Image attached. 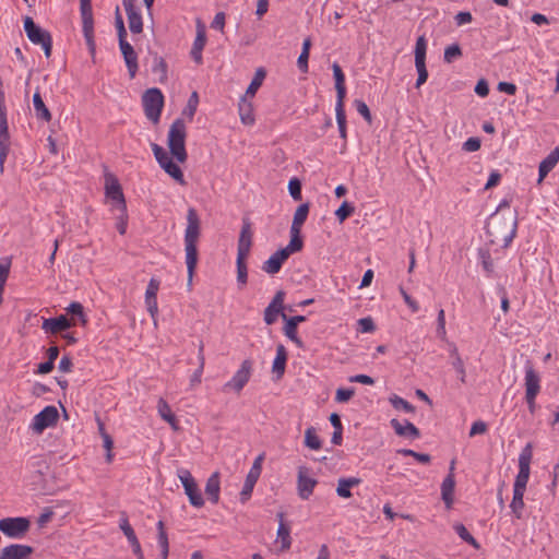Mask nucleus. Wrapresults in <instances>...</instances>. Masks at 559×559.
I'll return each mask as SVG.
<instances>
[{"label": "nucleus", "instance_id": "nucleus-1", "mask_svg": "<svg viewBox=\"0 0 559 559\" xmlns=\"http://www.w3.org/2000/svg\"><path fill=\"white\" fill-rule=\"evenodd\" d=\"M200 235V217L194 207H189L187 212V228L185 231V251L189 285L192 283V278L198 264V242Z\"/></svg>", "mask_w": 559, "mask_h": 559}, {"label": "nucleus", "instance_id": "nucleus-2", "mask_svg": "<svg viewBox=\"0 0 559 559\" xmlns=\"http://www.w3.org/2000/svg\"><path fill=\"white\" fill-rule=\"evenodd\" d=\"M518 228L516 217L492 215L486 224V233L489 241L502 248H507L515 237Z\"/></svg>", "mask_w": 559, "mask_h": 559}, {"label": "nucleus", "instance_id": "nucleus-3", "mask_svg": "<svg viewBox=\"0 0 559 559\" xmlns=\"http://www.w3.org/2000/svg\"><path fill=\"white\" fill-rule=\"evenodd\" d=\"M186 136L187 129L183 119H175L168 131L167 145L173 157L179 163H185L188 158Z\"/></svg>", "mask_w": 559, "mask_h": 559}, {"label": "nucleus", "instance_id": "nucleus-4", "mask_svg": "<svg viewBox=\"0 0 559 559\" xmlns=\"http://www.w3.org/2000/svg\"><path fill=\"white\" fill-rule=\"evenodd\" d=\"M164 100V95L157 87L147 88L142 95L145 117L153 123H157L160 119Z\"/></svg>", "mask_w": 559, "mask_h": 559}, {"label": "nucleus", "instance_id": "nucleus-5", "mask_svg": "<svg viewBox=\"0 0 559 559\" xmlns=\"http://www.w3.org/2000/svg\"><path fill=\"white\" fill-rule=\"evenodd\" d=\"M24 31L34 45H40L46 58L51 56L52 37L50 33L37 25L31 16L24 19Z\"/></svg>", "mask_w": 559, "mask_h": 559}, {"label": "nucleus", "instance_id": "nucleus-6", "mask_svg": "<svg viewBox=\"0 0 559 559\" xmlns=\"http://www.w3.org/2000/svg\"><path fill=\"white\" fill-rule=\"evenodd\" d=\"M80 13L82 19L83 36L91 56L94 57L96 52V43L94 38V17L91 0H80Z\"/></svg>", "mask_w": 559, "mask_h": 559}, {"label": "nucleus", "instance_id": "nucleus-7", "mask_svg": "<svg viewBox=\"0 0 559 559\" xmlns=\"http://www.w3.org/2000/svg\"><path fill=\"white\" fill-rule=\"evenodd\" d=\"M302 248L293 243L292 241L282 249L275 251L262 265V270L271 275L278 273L283 263L289 258L290 254L301 251Z\"/></svg>", "mask_w": 559, "mask_h": 559}, {"label": "nucleus", "instance_id": "nucleus-8", "mask_svg": "<svg viewBox=\"0 0 559 559\" xmlns=\"http://www.w3.org/2000/svg\"><path fill=\"white\" fill-rule=\"evenodd\" d=\"M533 452L532 444L527 443L519 456V473L515 477L513 489L525 491L526 485L530 479L531 473V461H532Z\"/></svg>", "mask_w": 559, "mask_h": 559}, {"label": "nucleus", "instance_id": "nucleus-9", "mask_svg": "<svg viewBox=\"0 0 559 559\" xmlns=\"http://www.w3.org/2000/svg\"><path fill=\"white\" fill-rule=\"evenodd\" d=\"M177 476L183 486L185 493L188 496L189 502L195 508L203 507L204 500L202 493L190 471L187 468H179L177 471Z\"/></svg>", "mask_w": 559, "mask_h": 559}, {"label": "nucleus", "instance_id": "nucleus-10", "mask_svg": "<svg viewBox=\"0 0 559 559\" xmlns=\"http://www.w3.org/2000/svg\"><path fill=\"white\" fill-rule=\"evenodd\" d=\"M252 366L253 364L250 359H245L233 378L223 385L222 391H235L236 393H240L250 380Z\"/></svg>", "mask_w": 559, "mask_h": 559}, {"label": "nucleus", "instance_id": "nucleus-11", "mask_svg": "<svg viewBox=\"0 0 559 559\" xmlns=\"http://www.w3.org/2000/svg\"><path fill=\"white\" fill-rule=\"evenodd\" d=\"M31 522L27 518H4L0 520V532L11 538H21L29 530Z\"/></svg>", "mask_w": 559, "mask_h": 559}, {"label": "nucleus", "instance_id": "nucleus-12", "mask_svg": "<svg viewBox=\"0 0 559 559\" xmlns=\"http://www.w3.org/2000/svg\"><path fill=\"white\" fill-rule=\"evenodd\" d=\"M310 205L309 203H302L300 204L297 210L295 211L292 226H290V240L293 243L304 248V240L301 237V227L307 221V217L309 215Z\"/></svg>", "mask_w": 559, "mask_h": 559}, {"label": "nucleus", "instance_id": "nucleus-13", "mask_svg": "<svg viewBox=\"0 0 559 559\" xmlns=\"http://www.w3.org/2000/svg\"><path fill=\"white\" fill-rule=\"evenodd\" d=\"M264 460V454H260L255 457L243 484V487L240 492V499L245 502L252 493L253 487L257 484L261 471H262V462Z\"/></svg>", "mask_w": 559, "mask_h": 559}, {"label": "nucleus", "instance_id": "nucleus-14", "mask_svg": "<svg viewBox=\"0 0 559 559\" xmlns=\"http://www.w3.org/2000/svg\"><path fill=\"white\" fill-rule=\"evenodd\" d=\"M59 418L58 409L52 406H46L37 415H35L32 424V429L35 432H43L46 428L53 426Z\"/></svg>", "mask_w": 559, "mask_h": 559}, {"label": "nucleus", "instance_id": "nucleus-15", "mask_svg": "<svg viewBox=\"0 0 559 559\" xmlns=\"http://www.w3.org/2000/svg\"><path fill=\"white\" fill-rule=\"evenodd\" d=\"M106 195L117 203V210L123 212L126 210V200L121 185L118 179L109 174L106 176Z\"/></svg>", "mask_w": 559, "mask_h": 559}, {"label": "nucleus", "instance_id": "nucleus-16", "mask_svg": "<svg viewBox=\"0 0 559 559\" xmlns=\"http://www.w3.org/2000/svg\"><path fill=\"white\" fill-rule=\"evenodd\" d=\"M309 469L305 466H300L298 468V475H297V490L298 496L302 500H308L309 497L313 493V489L318 484V480L310 477Z\"/></svg>", "mask_w": 559, "mask_h": 559}, {"label": "nucleus", "instance_id": "nucleus-17", "mask_svg": "<svg viewBox=\"0 0 559 559\" xmlns=\"http://www.w3.org/2000/svg\"><path fill=\"white\" fill-rule=\"evenodd\" d=\"M129 23V29L132 34L143 32V21L140 10L135 7V0H122Z\"/></svg>", "mask_w": 559, "mask_h": 559}, {"label": "nucleus", "instance_id": "nucleus-18", "mask_svg": "<svg viewBox=\"0 0 559 559\" xmlns=\"http://www.w3.org/2000/svg\"><path fill=\"white\" fill-rule=\"evenodd\" d=\"M75 325L74 319H69L66 314L56 318L44 319L41 329L46 333L57 334Z\"/></svg>", "mask_w": 559, "mask_h": 559}, {"label": "nucleus", "instance_id": "nucleus-19", "mask_svg": "<svg viewBox=\"0 0 559 559\" xmlns=\"http://www.w3.org/2000/svg\"><path fill=\"white\" fill-rule=\"evenodd\" d=\"M284 298H285V292L278 290L274 295L273 299L269 304V306L264 310V322L267 325H271L275 323L277 320L278 314L282 316L283 309H284Z\"/></svg>", "mask_w": 559, "mask_h": 559}, {"label": "nucleus", "instance_id": "nucleus-20", "mask_svg": "<svg viewBox=\"0 0 559 559\" xmlns=\"http://www.w3.org/2000/svg\"><path fill=\"white\" fill-rule=\"evenodd\" d=\"M525 396H537L540 392V377L531 361L525 365Z\"/></svg>", "mask_w": 559, "mask_h": 559}, {"label": "nucleus", "instance_id": "nucleus-21", "mask_svg": "<svg viewBox=\"0 0 559 559\" xmlns=\"http://www.w3.org/2000/svg\"><path fill=\"white\" fill-rule=\"evenodd\" d=\"M251 246H252L251 223H250L249 218H243L242 227H241L239 239H238L237 257H248L250 253Z\"/></svg>", "mask_w": 559, "mask_h": 559}, {"label": "nucleus", "instance_id": "nucleus-22", "mask_svg": "<svg viewBox=\"0 0 559 559\" xmlns=\"http://www.w3.org/2000/svg\"><path fill=\"white\" fill-rule=\"evenodd\" d=\"M282 318H283V320H285V325L283 329L284 334L292 342H294L298 347L301 348L304 346V343L297 335V328H298L299 323L306 321V317L305 316H294V317L287 318V316L285 313H282Z\"/></svg>", "mask_w": 559, "mask_h": 559}, {"label": "nucleus", "instance_id": "nucleus-23", "mask_svg": "<svg viewBox=\"0 0 559 559\" xmlns=\"http://www.w3.org/2000/svg\"><path fill=\"white\" fill-rule=\"evenodd\" d=\"M206 44L205 26L199 21L197 24V36L194 38L190 55L197 64L203 62L202 51Z\"/></svg>", "mask_w": 559, "mask_h": 559}, {"label": "nucleus", "instance_id": "nucleus-24", "mask_svg": "<svg viewBox=\"0 0 559 559\" xmlns=\"http://www.w3.org/2000/svg\"><path fill=\"white\" fill-rule=\"evenodd\" d=\"M33 551L28 545L12 544L1 550L0 559H27Z\"/></svg>", "mask_w": 559, "mask_h": 559}, {"label": "nucleus", "instance_id": "nucleus-25", "mask_svg": "<svg viewBox=\"0 0 559 559\" xmlns=\"http://www.w3.org/2000/svg\"><path fill=\"white\" fill-rule=\"evenodd\" d=\"M559 162V146H556L539 164L537 183L540 185L545 177Z\"/></svg>", "mask_w": 559, "mask_h": 559}, {"label": "nucleus", "instance_id": "nucleus-26", "mask_svg": "<svg viewBox=\"0 0 559 559\" xmlns=\"http://www.w3.org/2000/svg\"><path fill=\"white\" fill-rule=\"evenodd\" d=\"M390 425L400 437H408L412 439H418L420 437L419 429L408 420H405V424L403 425L399 419L393 418L391 419Z\"/></svg>", "mask_w": 559, "mask_h": 559}, {"label": "nucleus", "instance_id": "nucleus-27", "mask_svg": "<svg viewBox=\"0 0 559 559\" xmlns=\"http://www.w3.org/2000/svg\"><path fill=\"white\" fill-rule=\"evenodd\" d=\"M288 358L287 350L283 344L276 346V356L273 360L272 372L276 380L283 378L286 369V361Z\"/></svg>", "mask_w": 559, "mask_h": 559}, {"label": "nucleus", "instance_id": "nucleus-28", "mask_svg": "<svg viewBox=\"0 0 559 559\" xmlns=\"http://www.w3.org/2000/svg\"><path fill=\"white\" fill-rule=\"evenodd\" d=\"M205 495L212 503H217L219 500L221 481L219 473L214 472L206 480Z\"/></svg>", "mask_w": 559, "mask_h": 559}, {"label": "nucleus", "instance_id": "nucleus-29", "mask_svg": "<svg viewBox=\"0 0 559 559\" xmlns=\"http://www.w3.org/2000/svg\"><path fill=\"white\" fill-rule=\"evenodd\" d=\"M248 96L243 95L238 103V111L240 120L246 126H251L254 123V115H253V105L247 98Z\"/></svg>", "mask_w": 559, "mask_h": 559}, {"label": "nucleus", "instance_id": "nucleus-30", "mask_svg": "<svg viewBox=\"0 0 559 559\" xmlns=\"http://www.w3.org/2000/svg\"><path fill=\"white\" fill-rule=\"evenodd\" d=\"M455 476L447 475L441 484V497L447 508L450 509L454 501Z\"/></svg>", "mask_w": 559, "mask_h": 559}, {"label": "nucleus", "instance_id": "nucleus-31", "mask_svg": "<svg viewBox=\"0 0 559 559\" xmlns=\"http://www.w3.org/2000/svg\"><path fill=\"white\" fill-rule=\"evenodd\" d=\"M332 70L335 80L336 102H344L346 97L345 75L343 73L341 66L337 62H334L332 64Z\"/></svg>", "mask_w": 559, "mask_h": 559}, {"label": "nucleus", "instance_id": "nucleus-32", "mask_svg": "<svg viewBox=\"0 0 559 559\" xmlns=\"http://www.w3.org/2000/svg\"><path fill=\"white\" fill-rule=\"evenodd\" d=\"M157 412L162 419L168 423L174 430L179 429L176 415L171 412L169 404L163 397H159L157 402Z\"/></svg>", "mask_w": 559, "mask_h": 559}, {"label": "nucleus", "instance_id": "nucleus-33", "mask_svg": "<svg viewBox=\"0 0 559 559\" xmlns=\"http://www.w3.org/2000/svg\"><path fill=\"white\" fill-rule=\"evenodd\" d=\"M33 105L35 116L38 120H43L45 122H49L51 120V112L45 105L38 90L33 95Z\"/></svg>", "mask_w": 559, "mask_h": 559}, {"label": "nucleus", "instance_id": "nucleus-34", "mask_svg": "<svg viewBox=\"0 0 559 559\" xmlns=\"http://www.w3.org/2000/svg\"><path fill=\"white\" fill-rule=\"evenodd\" d=\"M360 483L361 479L357 477L340 478L336 487L337 496L345 499L350 498L353 496L350 488L358 486Z\"/></svg>", "mask_w": 559, "mask_h": 559}, {"label": "nucleus", "instance_id": "nucleus-35", "mask_svg": "<svg viewBox=\"0 0 559 559\" xmlns=\"http://www.w3.org/2000/svg\"><path fill=\"white\" fill-rule=\"evenodd\" d=\"M277 519L280 521L278 530H277V538L281 542L282 549H289L292 545L290 538V527L284 522V513L278 512Z\"/></svg>", "mask_w": 559, "mask_h": 559}, {"label": "nucleus", "instance_id": "nucleus-36", "mask_svg": "<svg viewBox=\"0 0 559 559\" xmlns=\"http://www.w3.org/2000/svg\"><path fill=\"white\" fill-rule=\"evenodd\" d=\"M150 56L152 57L153 59V63H152V72L153 73H156V74H159V82L160 83H164L166 82L167 80V63L165 61V59L163 57H160L157 52L155 51H148Z\"/></svg>", "mask_w": 559, "mask_h": 559}, {"label": "nucleus", "instance_id": "nucleus-37", "mask_svg": "<svg viewBox=\"0 0 559 559\" xmlns=\"http://www.w3.org/2000/svg\"><path fill=\"white\" fill-rule=\"evenodd\" d=\"M335 116H336V122L338 127V132L341 139L346 142L347 140V127H346V112H345V105L344 102L338 100L335 104Z\"/></svg>", "mask_w": 559, "mask_h": 559}, {"label": "nucleus", "instance_id": "nucleus-38", "mask_svg": "<svg viewBox=\"0 0 559 559\" xmlns=\"http://www.w3.org/2000/svg\"><path fill=\"white\" fill-rule=\"evenodd\" d=\"M204 344L203 342H200L198 347V359H199V367L197 370L192 373L190 378V386L193 389L198 386L201 383V377L204 369L205 358H204Z\"/></svg>", "mask_w": 559, "mask_h": 559}, {"label": "nucleus", "instance_id": "nucleus-39", "mask_svg": "<svg viewBox=\"0 0 559 559\" xmlns=\"http://www.w3.org/2000/svg\"><path fill=\"white\" fill-rule=\"evenodd\" d=\"M311 48V39L307 37L304 39L301 52L297 59V67L302 73L308 72V60Z\"/></svg>", "mask_w": 559, "mask_h": 559}, {"label": "nucleus", "instance_id": "nucleus-40", "mask_svg": "<svg viewBox=\"0 0 559 559\" xmlns=\"http://www.w3.org/2000/svg\"><path fill=\"white\" fill-rule=\"evenodd\" d=\"M265 76H266V71L263 68L257 69L254 76L251 80L245 95L249 96V97H254L257 91L262 85Z\"/></svg>", "mask_w": 559, "mask_h": 559}, {"label": "nucleus", "instance_id": "nucleus-41", "mask_svg": "<svg viewBox=\"0 0 559 559\" xmlns=\"http://www.w3.org/2000/svg\"><path fill=\"white\" fill-rule=\"evenodd\" d=\"M162 168L165 170L166 174H168L171 178H174L178 183L186 185L182 170L176 163H174L173 158H170L168 162L164 163V166H162Z\"/></svg>", "mask_w": 559, "mask_h": 559}, {"label": "nucleus", "instance_id": "nucleus-42", "mask_svg": "<svg viewBox=\"0 0 559 559\" xmlns=\"http://www.w3.org/2000/svg\"><path fill=\"white\" fill-rule=\"evenodd\" d=\"M305 445L311 450H320L322 442L317 435L314 427H309L305 431Z\"/></svg>", "mask_w": 559, "mask_h": 559}, {"label": "nucleus", "instance_id": "nucleus-43", "mask_svg": "<svg viewBox=\"0 0 559 559\" xmlns=\"http://www.w3.org/2000/svg\"><path fill=\"white\" fill-rule=\"evenodd\" d=\"M524 492L525 491L513 489V498L510 503V508L516 519L522 518V510L524 508V501H523Z\"/></svg>", "mask_w": 559, "mask_h": 559}, {"label": "nucleus", "instance_id": "nucleus-44", "mask_svg": "<svg viewBox=\"0 0 559 559\" xmlns=\"http://www.w3.org/2000/svg\"><path fill=\"white\" fill-rule=\"evenodd\" d=\"M122 57L126 62L130 79H134L139 70L138 55L135 50L133 49L132 51L124 53Z\"/></svg>", "mask_w": 559, "mask_h": 559}, {"label": "nucleus", "instance_id": "nucleus-45", "mask_svg": "<svg viewBox=\"0 0 559 559\" xmlns=\"http://www.w3.org/2000/svg\"><path fill=\"white\" fill-rule=\"evenodd\" d=\"M455 533L460 536L468 545L473 546L475 549H479L480 545L474 538V536L469 533V531L465 527V525L459 523L454 525Z\"/></svg>", "mask_w": 559, "mask_h": 559}, {"label": "nucleus", "instance_id": "nucleus-46", "mask_svg": "<svg viewBox=\"0 0 559 559\" xmlns=\"http://www.w3.org/2000/svg\"><path fill=\"white\" fill-rule=\"evenodd\" d=\"M247 257H237V283L240 286H245L248 282V267L246 263Z\"/></svg>", "mask_w": 559, "mask_h": 559}, {"label": "nucleus", "instance_id": "nucleus-47", "mask_svg": "<svg viewBox=\"0 0 559 559\" xmlns=\"http://www.w3.org/2000/svg\"><path fill=\"white\" fill-rule=\"evenodd\" d=\"M198 105H199V95L197 92H192L181 115L186 116L189 119V121H192L193 117L197 112Z\"/></svg>", "mask_w": 559, "mask_h": 559}, {"label": "nucleus", "instance_id": "nucleus-48", "mask_svg": "<svg viewBox=\"0 0 559 559\" xmlns=\"http://www.w3.org/2000/svg\"><path fill=\"white\" fill-rule=\"evenodd\" d=\"M67 312L70 313L73 318L78 317L80 323L85 325L87 323V318L84 313V308L82 304L79 301H72L67 308Z\"/></svg>", "mask_w": 559, "mask_h": 559}, {"label": "nucleus", "instance_id": "nucleus-49", "mask_svg": "<svg viewBox=\"0 0 559 559\" xmlns=\"http://www.w3.org/2000/svg\"><path fill=\"white\" fill-rule=\"evenodd\" d=\"M426 52H427V39L425 35H421L417 38L415 45V63H419L426 61Z\"/></svg>", "mask_w": 559, "mask_h": 559}, {"label": "nucleus", "instance_id": "nucleus-50", "mask_svg": "<svg viewBox=\"0 0 559 559\" xmlns=\"http://www.w3.org/2000/svg\"><path fill=\"white\" fill-rule=\"evenodd\" d=\"M389 401L395 409H402L405 413H414L415 412L414 405H412L408 401L404 400L403 397H401L396 394H393L392 396H390Z\"/></svg>", "mask_w": 559, "mask_h": 559}, {"label": "nucleus", "instance_id": "nucleus-51", "mask_svg": "<svg viewBox=\"0 0 559 559\" xmlns=\"http://www.w3.org/2000/svg\"><path fill=\"white\" fill-rule=\"evenodd\" d=\"M462 49L459 44H452L444 49L443 59L444 62L451 63L455 59L462 57Z\"/></svg>", "mask_w": 559, "mask_h": 559}, {"label": "nucleus", "instance_id": "nucleus-52", "mask_svg": "<svg viewBox=\"0 0 559 559\" xmlns=\"http://www.w3.org/2000/svg\"><path fill=\"white\" fill-rule=\"evenodd\" d=\"M399 454H402L404 456H413L415 460H417L419 463L428 464L431 461V457L427 453H418L411 449H400L396 451Z\"/></svg>", "mask_w": 559, "mask_h": 559}, {"label": "nucleus", "instance_id": "nucleus-53", "mask_svg": "<svg viewBox=\"0 0 559 559\" xmlns=\"http://www.w3.org/2000/svg\"><path fill=\"white\" fill-rule=\"evenodd\" d=\"M355 212V207L348 203L347 201H344L341 206L335 211V215L337 219L343 223L346 221L353 213Z\"/></svg>", "mask_w": 559, "mask_h": 559}, {"label": "nucleus", "instance_id": "nucleus-54", "mask_svg": "<svg viewBox=\"0 0 559 559\" xmlns=\"http://www.w3.org/2000/svg\"><path fill=\"white\" fill-rule=\"evenodd\" d=\"M288 192L295 201H300L302 199L301 181L298 178L294 177L289 180Z\"/></svg>", "mask_w": 559, "mask_h": 559}, {"label": "nucleus", "instance_id": "nucleus-55", "mask_svg": "<svg viewBox=\"0 0 559 559\" xmlns=\"http://www.w3.org/2000/svg\"><path fill=\"white\" fill-rule=\"evenodd\" d=\"M151 147H152L154 156L160 167L164 166V163L168 162L171 158L168 155V153L157 143H152Z\"/></svg>", "mask_w": 559, "mask_h": 559}, {"label": "nucleus", "instance_id": "nucleus-56", "mask_svg": "<svg viewBox=\"0 0 559 559\" xmlns=\"http://www.w3.org/2000/svg\"><path fill=\"white\" fill-rule=\"evenodd\" d=\"M415 67H416L417 73H418V76H417V80H416V83H415V87L419 88L423 84L426 83V81L428 79V71H427V68H426V61H423V62H419V63H415Z\"/></svg>", "mask_w": 559, "mask_h": 559}, {"label": "nucleus", "instance_id": "nucleus-57", "mask_svg": "<svg viewBox=\"0 0 559 559\" xmlns=\"http://www.w3.org/2000/svg\"><path fill=\"white\" fill-rule=\"evenodd\" d=\"M354 106L356 108V110L358 111L359 115H361L364 117V119L368 122V123H371L372 122V116H371V112L369 110V107L367 106V104L361 100V99H355L354 100Z\"/></svg>", "mask_w": 559, "mask_h": 559}, {"label": "nucleus", "instance_id": "nucleus-58", "mask_svg": "<svg viewBox=\"0 0 559 559\" xmlns=\"http://www.w3.org/2000/svg\"><path fill=\"white\" fill-rule=\"evenodd\" d=\"M354 388H340L336 390L335 401L338 403H346L354 396Z\"/></svg>", "mask_w": 559, "mask_h": 559}, {"label": "nucleus", "instance_id": "nucleus-59", "mask_svg": "<svg viewBox=\"0 0 559 559\" xmlns=\"http://www.w3.org/2000/svg\"><path fill=\"white\" fill-rule=\"evenodd\" d=\"M478 257L481 261L484 270L489 273L492 272L493 263H492L489 250L488 249H479Z\"/></svg>", "mask_w": 559, "mask_h": 559}, {"label": "nucleus", "instance_id": "nucleus-60", "mask_svg": "<svg viewBox=\"0 0 559 559\" xmlns=\"http://www.w3.org/2000/svg\"><path fill=\"white\" fill-rule=\"evenodd\" d=\"M119 527L123 532V534L127 537L129 543H131V542H133L134 539L138 538L135 533H134V530L132 528V526L129 523L128 518L124 516V518L121 519Z\"/></svg>", "mask_w": 559, "mask_h": 559}, {"label": "nucleus", "instance_id": "nucleus-61", "mask_svg": "<svg viewBox=\"0 0 559 559\" xmlns=\"http://www.w3.org/2000/svg\"><path fill=\"white\" fill-rule=\"evenodd\" d=\"M115 25L117 28L118 40L127 38V29L124 27L123 19L119 12V8L116 9Z\"/></svg>", "mask_w": 559, "mask_h": 559}, {"label": "nucleus", "instance_id": "nucleus-62", "mask_svg": "<svg viewBox=\"0 0 559 559\" xmlns=\"http://www.w3.org/2000/svg\"><path fill=\"white\" fill-rule=\"evenodd\" d=\"M11 260L2 259L0 261V286H5L7 280L10 274Z\"/></svg>", "mask_w": 559, "mask_h": 559}, {"label": "nucleus", "instance_id": "nucleus-63", "mask_svg": "<svg viewBox=\"0 0 559 559\" xmlns=\"http://www.w3.org/2000/svg\"><path fill=\"white\" fill-rule=\"evenodd\" d=\"M359 331L361 333H372L376 331V324L371 317L361 318L358 320Z\"/></svg>", "mask_w": 559, "mask_h": 559}, {"label": "nucleus", "instance_id": "nucleus-64", "mask_svg": "<svg viewBox=\"0 0 559 559\" xmlns=\"http://www.w3.org/2000/svg\"><path fill=\"white\" fill-rule=\"evenodd\" d=\"M481 141L477 136L468 138L462 145L463 151L465 152H476L480 148Z\"/></svg>", "mask_w": 559, "mask_h": 559}]
</instances>
